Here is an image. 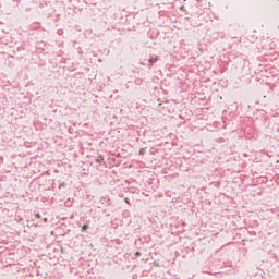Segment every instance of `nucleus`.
Listing matches in <instances>:
<instances>
[{
  "label": "nucleus",
  "instance_id": "f03ea898",
  "mask_svg": "<svg viewBox=\"0 0 279 279\" xmlns=\"http://www.w3.org/2000/svg\"><path fill=\"white\" fill-rule=\"evenodd\" d=\"M125 202H128V198H125Z\"/></svg>",
  "mask_w": 279,
  "mask_h": 279
},
{
  "label": "nucleus",
  "instance_id": "f257e3e1",
  "mask_svg": "<svg viewBox=\"0 0 279 279\" xmlns=\"http://www.w3.org/2000/svg\"><path fill=\"white\" fill-rule=\"evenodd\" d=\"M82 230L86 232V230H88V226H83Z\"/></svg>",
  "mask_w": 279,
  "mask_h": 279
}]
</instances>
